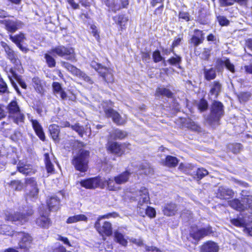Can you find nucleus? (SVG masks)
I'll list each match as a JSON object with an SVG mask.
<instances>
[{"label": "nucleus", "instance_id": "obj_1", "mask_svg": "<svg viewBox=\"0 0 252 252\" xmlns=\"http://www.w3.org/2000/svg\"><path fill=\"white\" fill-rule=\"evenodd\" d=\"M214 232L210 225L202 228L193 225L190 227L187 238L189 241L196 245L200 239L207 236L213 235Z\"/></svg>", "mask_w": 252, "mask_h": 252}, {"label": "nucleus", "instance_id": "obj_2", "mask_svg": "<svg viewBox=\"0 0 252 252\" xmlns=\"http://www.w3.org/2000/svg\"><path fill=\"white\" fill-rule=\"evenodd\" d=\"M242 201L238 199H234L229 202V205L238 211L247 210L252 214V196L247 195L246 192L243 190L241 193Z\"/></svg>", "mask_w": 252, "mask_h": 252}, {"label": "nucleus", "instance_id": "obj_3", "mask_svg": "<svg viewBox=\"0 0 252 252\" xmlns=\"http://www.w3.org/2000/svg\"><path fill=\"white\" fill-rule=\"evenodd\" d=\"M89 152L87 150L81 149L77 155L74 156L72 163L75 168L81 172H85L88 168V157Z\"/></svg>", "mask_w": 252, "mask_h": 252}, {"label": "nucleus", "instance_id": "obj_4", "mask_svg": "<svg viewBox=\"0 0 252 252\" xmlns=\"http://www.w3.org/2000/svg\"><path fill=\"white\" fill-rule=\"evenodd\" d=\"M138 197L137 211L140 216L144 217L146 215L147 203L150 201L148 189L142 187L138 191Z\"/></svg>", "mask_w": 252, "mask_h": 252}, {"label": "nucleus", "instance_id": "obj_5", "mask_svg": "<svg viewBox=\"0 0 252 252\" xmlns=\"http://www.w3.org/2000/svg\"><path fill=\"white\" fill-rule=\"evenodd\" d=\"M90 65L91 67L94 68L103 79L107 83H112L114 81L112 70L109 68H107L102 65L100 63L96 61H92Z\"/></svg>", "mask_w": 252, "mask_h": 252}, {"label": "nucleus", "instance_id": "obj_6", "mask_svg": "<svg viewBox=\"0 0 252 252\" xmlns=\"http://www.w3.org/2000/svg\"><path fill=\"white\" fill-rule=\"evenodd\" d=\"M6 108L9 114V117L12 118L14 122L18 124L20 122H24V115L21 112L16 101H12L7 105Z\"/></svg>", "mask_w": 252, "mask_h": 252}, {"label": "nucleus", "instance_id": "obj_7", "mask_svg": "<svg viewBox=\"0 0 252 252\" xmlns=\"http://www.w3.org/2000/svg\"><path fill=\"white\" fill-rule=\"evenodd\" d=\"M223 106L219 101H214L211 106V112L207 119L208 122L211 125L218 123L220 117L223 115Z\"/></svg>", "mask_w": 252, "mask_h": 252}, {"label": "nucleus", "instance_id": "obj_8", "mask_svg": "<svg viewBox=\"0 0 252 252\" xmlns=\"http://www.w3.org/2000/svg\"><path fill=\"white\" fill-rule=\"evenodd\" d=\"M0 44L4 49L6 59L14 64L16 69L19 70L21 63L17 54L5 42L1 41Z\"/></svg>", "mask_w": 252, "mask_h": 252}, {"label": "nucleus", "instance_id": "obj_9", "mask_svg": "<svg viewBox=\"0 0 252 252\" xmlns=\"http://www.w3.org/2000/svg\"><path fill=\"white\" fill-rule=\"evenodd\" d=\"M50 54L56 53L60 57H66V59L68 60L73 61L75 59L74 51L72 48L69 47H65L63 45H60L52 48L49 51Z\"/></svg>", "mask_w": 252, "mask_h": 252}, {"label": "nucleus", "instance_id": "obj_10", "mask_svg": "<svg viewBox=\"0 0 252 252\" xmlns=\"http://www.w3.org/2000/svg\"><path fill=\"white\" fill-rule=\"evenodd\" d=\"M33 213L32 209H29L26 214L19 212L10 214L6 216L5 219L7 220L12 221L16 224H23L28 221V217Z\"/></svg>", "mask_w": 252, "mask_h": 252}, {"label": "nucleus", "instance_id": "obj_11", "mask_svg": "<svg viewBox=\"0 0 252 252\" xmlns=\"http://www.w3.org/2000/svg\"><path fill=\"white\" fill-rule=\"evenodd\" d=\"M25 184L29 189L27 194V198L31 199L37 198L39 189L35 179L33 177H27L25 179Z\"/></svg>", "mask_w": 252, "mask_h": 252}, {"label": "nucleus", "instance_id": "obj_12", "mask_svg": "<svg viewBox=\"0 0 252 252\" xmlns=\"http://www.w3.org/2000/svg\"><path fill=\"white\" fill-rule=\"evenodd\" d=\"M101 105L106 116L112 118L115 123L121 125L125 123V121L121 117L120 114L111 107H108L106 103H102Z\"/></svg>", "mask_w": 252, "mask_h": 252}, {"label": "nucleus", "instance_id": "obj_13", "mask_svg": "<svg viewBox=\"0 0 252 252\" xmlns=\"http://www.w3.org/2000/svg\"><path fill=\"white\" fill-rule=\"evenodd\" d=\"M62 64L64 68L71 72L73 74L78 76L91 84L93 83V81L89 76L84 72L81 71L80 69L76 68L75 66L64 62H62Z\"/></svg>", "mask_w": 252, "mask_h": 252}, {"label": "nucleus", "instance_id": "obj_14", "mask_svg": "<svg viewBox=\"0 0 252 252\" xmlns=\"http://www.w3.org/2000/svg\"><path fill=\"white\" fill-rule=\"evenodd\" d=\"M94 227L98 232L102 236H110L112 233V228L110 222L105 221L100 222V218L95 222Z\"/></svg>", "mask_w": 252, "mask_h": 252}, {"label": "nucleus", "instance_id": "obj_15", "mask_svg": "<svg viewBox=\"0 0 252 252\" xmlns=\"http://www.w3.org/2000/svg\"><path fill=\"white\" fill-rule=\"evenodd\" d=\"M10 74H8V78L10 81V82L13 87V88L15 89L17 93L18 94H21V93L20 92L19 89L16 83L14 82V80L13 79V78H14L17 82L18 83V84L20 85V86L24 89H27V85L26 83L22 79L20 76L18 75L14 69L12 68H10L9 70Z\"/></svg>", "mask_w": 252, "mask_h": 252}, {"label": "nucleus", "instance_id": "obj_16", "mask_svg": "<svg viewBox=\"0 0 252 252\" xmlns=\"http://www.w3.org/2000/svg\"><path fill=\"white\" fill-rule=\"evenodd\" d=\"M16 234L21 238L18 243L19 248L24 250L30 249L33 241L31 235L23 232H16Z\"/></svg>", "mask_w": 252, "mask_h": 252}, {"label": "nucleus", "instance_id": "obj_17", "mask_svg": "<svg viewBox=\"0 0 252 252\" xmlns=\"http://www.w3.org/2000/svg\"><path fill=\"white\" fill-rule=\"evenodd\" d=\"M80 183L82 187L88 189H94L98 187L102 188L103 187L101 179L98 177L81 180Z\"/></svg>", "mask_w": 252, "mask_h": 252}, {"label": "nucleus", "instance_id": "obj_18", "mask_svg": "<svg viewBox=\"0 0 252 252\" xmlns=\"http://www.w3.org/2000/svg\"><path fill=\"white\" fill-rule=\"evenodd\" d=\"M129 144H119L117 142H109L107 144V150L111 153L118 155H122L126 151V149H129Z\"/></svg>", "mask_w": 252, "mask_h": 252}, {"label": "nucleus", "instance_id": "obj_19", "mask_svg": "<svg viewBox=\"0 0 252 252\" xmlns=\"http://www.w3.org/2000/svg\"><path fill=\"white\" fill-rule=\"evenodd\" d=\"M9 39L14 43L23 52L26 53L29 51V49L21 44L26 39V37L23 33L20 32L14 35H10Z\"/></svg>", "mask_w": 252, "mask_h": 252}, {"label": "nucleus", "instance_id": "obj_20", "mask_svg": "<svg viewBox=\"0 0 252 252\" xmlns=\"http://www.w3.org/2000/svg\"><path fill=\"white\" fill-rule=\"evenodd\" d=\"M193 167L190 165H187L185 166L184 172L187 174L192 175L195 179L198 180L201 179L208 174V171L203 168H198L195 172L192 173L191 170L193 169Z\"/></svg>", "mask_w": 252, "mask_h": 252}, {"label": "nucleus", "instance_id": "obj_21", "mask_svg": "<svg viewBox=\"0 0 252 252\" xmlns=\"http://www.w3.org/2000/svg\"><path fill=\"white\" fill-rule=\"evenodd\" d=\"M49 212L45 211L44 212L42 210V208L40 209V216L36 220V224L39 227L43 228H48L50 224L51 221L47 216Z\"/></svg>", "mask_w": 252, "mask_h": 252}, {"label": "nucleus", "instance_id": "obj_22", "mask_svg": "<svg viewBox=\"0 0 252 252\" xmlns=\"http://www.w3.org/2000/svg\"><path fill=\"white\" fill-rule=\"evenodd\" d=\"M4 24L5 26L6 30L9 32L12 33H13L18 29H21L23 25V24L18 20H4Z\"/></svg>", "mask_w": 252, "mask_h": 252}, {"label": "nucleus", "instance_id": "obj_23", "mask_svg": "<svg viewBox=\"0 0 252 252\" xmlns=\"http://www.w3.org/2000/svg\"><path fill=\"white\" fill-rule=\"evenodd\" d=\"M246 217H239L237 219H233L230 220L231 223L237 227H245L252 222V216Z\"/></svg>", "mask_w": 252, "mask_h": 252}, {"label": "nucleus", "instance_id": "obj_24", "mask_svg": "<svg viewBox=\"0 0 252 252\" xmlns=\"http://www.w3.org/2000/svg\"><path fill=\"white\" fill-rule=\"evenodd\" d=\"M233 193L232 189L223 186L219 187L216 192L217 196L218 198L225 199L232 196Z\"/></svg>", "mask_w": 252, "mask_h": 252}, {"label": "nucleus", "instance_id": "obj_25", "mask_svg": "<svg viewBox=\"0 0 252 252\" xmlns=\"http://www.w3.org/2000/svg\"><path fill=\"white\" fill-rule=\"evenodd\" d=\"M219 250V246L216 243L209 241L201 246V252H218Z\"/></svg>", "mask_w": 252, "mask_h": 252}, {"label": "nucleus", "instance_id": "obj_26", "mask_svg": "<svg viewBox=\"0 0 252 252\" xmlns=\"http://www.w3.org/2000/svg\"><path fill=\"white\" fill-rule=\"evenodd\" d=\"M52 87L54 93L56 95H59L62 100H67V94L64 91L61 84L54 82L52 84Z\"/></svg>", "mask_w": 252, "mask_h": 252}, {"label": "nucleus", "instance_id": "obj_27", "mask_svg": "<svg viewBox=\"0 0 252 252\" xmlns=\"http://www.w3.org/2000/svg\"><path fill=\"white\" fill-rule=\"evenodd\" d=\"M31 122L36 135L41 140L44 141L45 136L41 126L36 120H32Z\"/></svg>", "mask_w": 252, "mask_h": 252}, {"label": "nucleus", "instance_id": "obj_28", "mask_svg": "<svg viewBox=\"0 0 252 252\" xmlns=\"http://www.w3.org/2000/svg\"><path fill=\"white\" fill-rule=\"evenodd\" d=\"M130 175V173L128 171H126L114 177V180L119 185L124 184L128 181Z\"/></svg>", "mask_w": 252, "mask_h": 252}, {"label": "nucleus", "instance_id": "obj_29", "mask_svg": "<svg viewBox=\"0 0 252 252\" xmlns=\"http://www.w3.org/2000/svg\"><path fill=\"white\" fill-rule=\"evenodd\" d=\"M177 211L176 205L172 203L166 204L162 210L164 215L167 216H174Z\"/></svg>", "mask_w": 252, "mask_h": 252}, {"label": "nucleus", "instance_id": "obj_30", "mask_svg": "<svg viewBox=\"0 0 252 252\" xmlns=\"http://www.w3.org/2000/svg\"><path fill=\"white\" fill-rule=\"evenodd\" d=\"M210 93L212 95L217 97L220 93L222 89V85L219 81H214L210 85Z\"/></svg>", "mask_w": 252, "mask_h": 252}, {"label": "nucleus", "instance_id": "obj_31", "mask_svg": "<svg viewBox=\"0 0 252 252\" xmlns=\"http://www.w3.org/2000/svg\"><path fill=\"white\" fill-rule=\"evenodd\" d=\"M47 204L48 206V210L46 211L48 212L50 211H56L59 208L60 200L56 197H51L47 200Z\"/></svg>", "mask_w": 252, "mask_h": 252}, {"label": "nucleus", "instance_id": "obj_32", "mask_svg": "<svg viewBox=\"0 0 252 252\" xmlns=\"http://www.w3.org/2000/svg\"><path fill=\"white\" fill-rule=\"evenodd\" d=\"M199 32L200 36L193 35L191 38V42L194 46H198L201 44L204 39V34L202 31L199 30H195L194 33L197 35Z\"/></svg>", "mask_w": 252, "mask_h": 252}, {"label": "nucleus", "instance_id": "obj_33", "mask_svg": "<svg viewBox=\"0 0 252 252\" xmlns=\"http://www.w3.org/2000/svg\"><path fill=\"white\" fill-rule=\"evenodd\" d=\"M44 157L46 169L47 172L48 173H53L54 172V166L51 162V158L48 153L44 154Z\"/></svg>", "mask_w": 252, "mask_h": 252}, {"label": "nucleus", "instance_id": "obj_34", "mask_svg": "<svg viewBox=\"0 0 252 252\" xmlns=\"http://www.w3.org/2000/svg\"><path fill=\"white\" fill-rule=\"evenodd\" d=\"M49 130L52 139L55 141H58L59 140V135L60 133L59 126L55 124L51 125L49 127Z\"/></svg>", "mask_w": 252, "mask_h": 252}, {"label": "nucleus", "instance_id": "obj_35", "mask_svg": "<svg viewBox=\"0 0 252 252\" xmlns=\"http://www.w3.org/2000/svg\"><path fill=\"white\" fill-rule=\"evenodd\" d=\"M17 169L19 172L25 175H31L34 173V171L33 170L32 166L30 164L17 166Z\"/></svg>", "mask_w": 252, "mask_h": 252}, {"label": "nucleus", "instance_id": "obj_36", "mask_svg": "<svg viewBox=\"0 0 252 252\" xmlns=\"http://www.w3.org/2000/svg\"><path fill=\"white\" fill-rule=\"evenodd\" d=\"M87 220L88 218L85 215L80 214L69 217L66 220V222L67 223H72L80 221H87Z\"/></svg>", "mask_w": 252, "mask_h": 252}, {"label": "nucleus", "instance_id": "obj_37", "mask_svg": "<svg viewBox=\"0 0 252 252\" xmlns=\"http://www.w3.org/2000/svg\"><path fill=\"white\" fill-rule=\"evenodd\" d=\"M105 182L107 184V189L109 190L116 191L120 189L119 184L115 181L114 177L106 180Z\"/></svg>", "mask_w": 252, "mask_h": 252}, {"label": "nucleus", "instance_id": "obj_38", "mask_svg": "<svg viewBox=\"0 0 252 252\" xmlns=\"http://www.w3.org/2000/svg\"><path fill=\"white\" fill-rule=\"evenodd\" d=\"M114 20L116 23L120 26L121 29L125 27L127 22V18L124 15L116 16L113 17Z\"/></svg>", "mask_w": 252, "mask_h": 252}, {"label": "nucleus", "instance_id": "obj_39", "mask_svg": "<svg viewBox=\"0 0 252 252\" xmlns=\"http://www.w3.org/2000/svg\"><path fill=\"white\" fill-rule=\"evenodd\" d=\"M178 162V160L176 158L168 156L165 158L164 164L168 167H175L177 165Z\"/></svg>", "mask_w": 252, "mask_h": 252}, {"label": "nucleus", "instance_id": "obj_40", "mask_svg": "<svg viewBox=\"0 0 252 252\" xmlns=\"http://www.w3.org/2000/svg\"><path fill=\"white\" fill-rule=\"evenodd\" d=\"M115 240L123 246H126L127 244V240L124 238V236L121 233L116 231L114 233Z\"/></svg>", "mask_w": 252, "mask_h": 252}, {"label": "nucleus", "instance_id": "obj_41", "mask_svg": "<svg viewBox=\"0 0 252 252\" xmlns=\"http://www.w3.org/2000/svg\"><path fill=\"white\" fill-rule=\"evenodd\" d=\"M0 234L11 236L13 235V231L10 226L2 224L0 225Z\"/></svg>", "mask_w": 252, "mask_h": 252}, {"label": "nucleus", "instance_id": "obj_42", "mask_svg": "<svg viewBox=\"0 0 252 252\" xmlns=\"http://www.w3.org/2000/svg\"><path fill=\"white\" fill-rule=\"evenodd\" d=\"M9 186L13 189L17 191L21 190L24 187L23 183L19 180H13L10 182L9 184Z\"/></svg>", "mask_w": 252, "mask_h": 252}, {"label": "nucleus", "instance_id": "obj_43", "mask_svg": "<svg viewBox=\"0 0 252 252\" xmlns=\"http://www.w3.org/2000/svg\"><path fill=\"white\" fill-rule=\"evenodd\" d=\"M218 64L220 65L224 64L226 68L230 71L231 72L234 73L235 72L234 65L230 63V61L228 59H224V60H219L218 61Z\"/></svg>", "mask_w": 252, "mask_h": 252}, {"label": "nucleus", "instance_id": "obj_44", "mask_svg": "<svg viewBox=\"0 0 252 252\" xmlns=\"http://www.w3.org/2000/svg\"><path fill=\"white\" fill-rule=\"evenodd\" d=\"M157 95H164L168 97H172L173 95L172 93L168 89L164 88H158L156 91Z\"/></svg>", "mask_w": 252, "mask_h": 252}, {"label": "nucleus", "instance_id": "obj_45", "mask_svg": "<svg viewBox=\"0 0 252 252\" xmlns=\"http://www.w3.org/2000/svg\"><path fill=\"white\" fill-rule=\"evenodd\" d=\"M204 75L206 80L208 81L213 80L216 77V70L213 68L209 69H205Z\"/></svg>", "mask_w": 252, "mask_h": 252}, {"label": "nucleus", "instance_id": "obj_46", "mask_svg": "<svg viewBox=\"0 0 252 252\" xmlns=\"http://www.w3.org/2000/svg\"><path fill=\"white\" fill-rule=\"evenodd\" d=\"M111 135L115 139H122L127 136V133L126 131L117 129L113 131Z\"/></svg>", "mask_w": 252, "mask_h": 252}, {"label": "nucleus", "instance_id": "obj_47", "mask_svg": "<svg viewBox=\"0 0 252 252\" xmlns=\"http://www.w3.org/2000/svg\"><path fill=\"white\" fill-rule=\"evenodd\" d=\"M33 86L35 90L39 93L43 91V86L41 80L38 77H33L32 79Z\"/></svg>", "mask_w": 252, "mask_h": 252}, {"label": "nucleus", "instance_id": "obj_48", "mask_svg": "<svg viewBox=\"0 0 252 252\" xmlns=\"http://www.w3.org/2000/svg\"><path fill=\"white\" fill-rule=\"evenodd\" d=\"M186 126L194 131H199L200 130V127L196 124L194 122L190 119H187L186 120Z\"/></svg>", "mask_w": 252, "mask_h": 252}, {"label": "nucleus", "instance_id": "obj_49", "mask_svg": "<svg viewBox=\"0 0 252 252\" xmlns=\"http://www.w3.org/2000/svg\"><path fill=\"white\" fill-rule=\"evenodd\" d=\"M51 54L49 53V51L47 53L45 54V59L46 60V63L48 64V66L49 67H53L56 65V62L55 59L51 56Z\"/></svg>", "mask_w": 252, "mask_h": 252}, {"label": "nucleus", "instance_id": "obj_50", "mask_svg": "<svg viewBox=\"0 0 252 252\" xmlns=\"http://www.w3.org/2000/svg\"><path fill=\"white\" fill-rule=\"evenodd\" d=\"M71 127L81 137H83L84 134L87 132L85 130L84 128L80 126L78 124L71 126Z\"/></svg>", "mask_w": 252, "mask_h": 252}, {"label": "nucleus", "instance_id": "obj_51", "mask_svg": "<svg viewBox=\"0 0 252 252\" xmlns=\"http://www.w3.org/2000/svg\"><path fill=\"white\" fill-rule=\"evenodd\" d=\"M242 149V145L240 143L232 144L230 145V150L234 154L239 153Z\"/></svg>", "mask_w": 252, "mask_h": 252}, {"label": "nucleus", "instance_id": "obj_52", "mask_svg": "<svg viewBox=\"0 0 252 252\" xmlns=\"http://www.w3.org/2000/svg\"><path fill=\"white\" fill-rule=\"evenodd\" d=\"M251 96V94L249 92H243L239 94L238 97L241 102H246L248 101Z\"/></svg>", "mask_w": 252, "mask_h": 252}, {"label": "nucleus", "instance_id": "obj_53", "mask_svg": "<svg viewBox=\"0 0 252 252\" xmlns=\"http://www.w3.org/2000/svg\"><path fill=\"white\" fill-rule=\"evenodd\" d=\"M167 62L171 65H177L181 62V58L176 55L175 57H172L167 60Z\"/></svg>", "mask_w": 252, "mask_h": 252}, {"label": "nucleus", "instance_id": "obj_54", "mask_svg": "<svg viewBox=\"0 0 252 252\" xmlns=\"http://www.w3.org/2000/svg\"><path fill=\"white\" fill-rule=\"evenodd\" d=\"M140 168L141 169L138 173L139 174L149 175L153 172V170L147 166L141 165L140 166Z\"/></svg>", "mask_w": 252, "mask_h": 252}, {"label": "nucleus", "instance_id": "obj_55", "mask_svg": "<svg viewBox=\"0 0 252 252\" xmlns=\"http://www.w3.org/2000/svg\"><path fill=\"white\" fill-rule=\"evenodd\" d=\"M217 20L220 25L221 26H226L229 24V20L224 16H218Z\"/></svg>", "mask_w": 252, "mask_h": 252}, {"label": "nucleus", "instance_id": "obj_56", "mask_svg": "<svg viewBox=\"0 0 252 252\" xmlns=\"http://www.w3.org/2000/svg\"><path fill=\"white\" fill-rule=\"evenodd\" d=\"M198 108L201 112L207 110L208 108V103L207 101L204 99L200 100L198 104Z\"/></svg>", "mask_w": 252, "mask_h": 252}, {"label": "nucleus", "instance_id": "obj_57", "mask_svg": "<svg viewBox=\"0 0 252 252\" xmlns=\"http://www.w3.org/2000/svg\"><path fill=\"white\" fill-rule=\"evenodd\" d=\"M8 87L6 83L1 79H0V93H8Z\"/></svg>", "mask_w": 252, "mask_h": 252}, {"label": "nucleus", "instance_id": "obj_58", "mask_svg": "<svg viewBox=\"0 0 252 252\" xmlns=\"http://www.w3.org/2000/svg\"><path fill=\"white\" fill-rule=\"evenodd\" d=\"M156 212L154 208L148 206L146 210V216L151 218H153L156 217Z\"/></svg>", "mask_w": 252, "mask_h": 252}, {"label": "nucleus", "instance_id": "obj_59", "mask_svg": "<svg viewBox=\"0 0 252 252\" xmlns=\"http://www.w3.org/2000/svg\"><path fill=\"white\" fill-rule=\"evenodd\" d=\"M179 18L183 19L186 21H189L190 20V15L188 12L181 11L179 13Z\"/></svg>", "mask_w": 252, "mask_h": 252}, {"label": "nucleus", "instance_id": "obj_60", "mask_svg": "<svg viewBox=\"0 0 252 252\" xmlns=\"http://www.w3.org/2000/svg\"><path fill=\"white\" fill-rule=\"evenodd\" d=\"M210 52L211 50L210 49L205 48L201 54V58L204 60H208L210 55Z\"/></svg>", "mask_w": 252, "mask_h": 252}, {"label": "nucleus", "instance_id": "obj_61", "mask_svg": "<svg viewBox=\"0 0 252 252\" xmlns=\"http://www.w3.org/2000/svg\"><path fill=\"white\" fill-rule=\"evenodd\" d=\"M235 0H219V2L221 6H227L234 4Z\"/></svg>", "mask_w": 252, "mask_h": 252}, {"label": "nucleus", "instance_id": "obj_62", "mask_svg": "<svg viewBox=\"0 0 252 252\" xmlns=\"http://www.w3.org/2000/svg\"><path fill=\"white\" fill-rule=\"evenodd\" d=\"M153 58L156 63L159 62L163 59L159 51H156L153 53Z\"/></svg>", "mask_w": 252, "mask_h": 252}, {"label": "nucleus", "instance_id": "obj_63", "mask_svg": "<svg viewBox=\"0 0 252 252\" xmlns=\"http://www.w3.org/2000/svg\"><path fill=\"white\" fill-rule=\"evenodd\" d=\"M145 252H162L161 250L154 246H147L145 245Z\"/></svg>", "mask_w": 252, "mask_h": 252}, {"label": "nucleus", "instance_id": "obj_64", "mask_svg": "<svg viewBox=\"0 0 252 252\" xmlns=\"http://www.w3.org/2000/svg\"><path fill=\"white\" fill-rule=\"evenodd\" d=\"M53 252H66V249L63 246L58 245L54 248Z\"/></svg>", "mask_w": 252, "mask_h": 252}]
</instances>
